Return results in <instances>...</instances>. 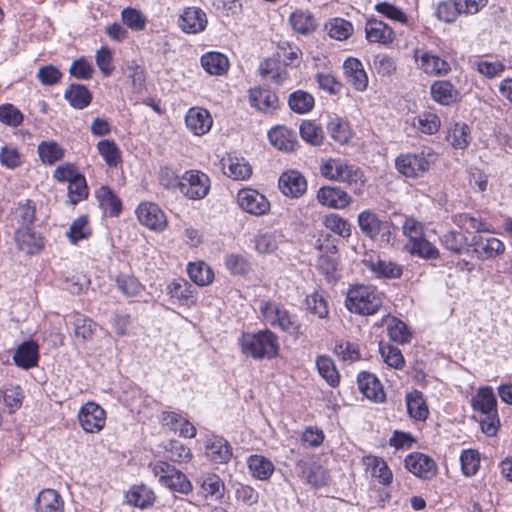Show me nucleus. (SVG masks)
I'll return each mask as SVG.
<instances>
[{
    "label": "nucleus",
    "instance_id": "1",
    "mask_svg": "<svg viewBox=\"0 0 512 512\" xmlns=\"http://www.w3.org/2000/svg\"><path fill=\"white\" fill-rule=\"evenodd\" d=\"M384 294L371 284L351 285L347 291L345 306L355 314H376L383 305Z\"/></svg>",
    "mask_w": 512,
    "mask_h": 512
},
{
    "label": "nucleus",
    "instance_id": "2",
    "mask_svg": "<svg viewBox=\"0 0 512 512\" xmlns=\"http://www.w3.org/2000/svg\"><path fill=\"white\" fill-rule=\"evenodd\" d=\"M319 171L328 180L347 184L355 193H361L365 184L362 170L343 158H329L323 161Z\"/></svg>",
    "mask_w": 512,
    "mask_h": 512
},
{
    "label": "nucleus",
    "instance_id": "3",
    "mask_svg": "<svg viewBox=\"0 0 512 512\" xmlns=\"http://www.w3.org/2000/svg\"><path fill=\"white\" fill-rule=\"evenodd\" d=\"M239 345L244 355L255 360L272 359L279 351L278 337L270 330L243 333Z\"/></svg>",
    "mask_w": 512,
    "mask_h": 512
},
{
    "label": "nucleus",
    "instance_id": "4",
    "mask_svg": "<svg viewBox=\"0 0 512 512\" xmlns=\"http://www.w3.org/2000/svg\"><path fill=\"white\" fill-rule=\"evenodd\" d=\"M473 409L482 414L480 425L487 436L496 435L500 420L497 411V400L491 387H482L472 398Z\"/></svg>",
    "mask_w": 512,
    "mask_h": 512
},
{
    "label": "nucleus",
    "instance_id": "5",
    "mask_svg": "<svg viewBox=\"0 0 512 512\" xmlns=\"http://www.w3.org/2000/svg\"><path fill=\"white\" fill-rule=\"evenodd\" d=\"M259 311L262 320L272 327H277L282 331L298 338L302 335L301 324L295 315L274 301H261Z\"/></svg>",
    "mask_w": 512,
    "mask_h": 512
},
{
    "label": "nucleus",
    "instance_id": "6",
    "mask_svg": "<svg viewBox=\"0 0 512 512\" xmlns=\"http://www.w3.org/2000/svg\"><path fill=\"white\" fill-rule=\"evenodd\" d=\"M162 184L169 189H178L181 194L191 200L203 199L210 190L209 177L200 171H186L181 177H176L170 182Z\"/></svg>",
    "mask_w": 512,
    "mask_h": 512
},
{
    "label": "nucleus",
    "instance_id": "7",
    "mask_svg": "<svg viewBox=\"0 0 512 512\" xmlns=\"http://www.w3.org/2000/svg\"><path fill=\"white\" fill-rule=\"evenodd\" d=\"M437 156L431 150L419 153H402L395 160L397 171L408 178L422 177L429 171Z\"/></svg>",
    "mask_w": 512,
    "mask_h": 512
},
{
    "label": "nucleus",
    "instance_id": "8",
    "mask_svg": "<svg viewBox=\"0 0 512 512\" xmlns=\"http://www.w3.org/2000/svg\"><path fill=\"white\" fill-rule=\"evenodd\" d=\"M363 265L379 280L399 279L403 274V267L391 260L383 259L378 255H367L362 260Z\"/></svg>",
    "mask_w": 512,
    "mask_h": 512
},
{
    "label": "nucleus",
    "instance_id": "9",
    "mask_svg": "<svg viewBox=\"0 0 512 512\" xmlns=\"http://www.w3.org/2000/svg\"><path fill=\"white\" fill-rule=\"evenodd\" d=\"M237 203L243 211L255 216H262L270 211V202L265 195L252 188L240 189Z\"/></svg>",
    "mask_w": 512,
    "mask_h": 512
},
{
    "label": "nucleus",
    "instance_id": "10",
    "mask_svg": "<svg viewBox=\"0 0 512 512\" xmlns=\"http://www.w3.org/2000/svg\"><path fill=\"white\" fill-rule=\"evenodd\" d=\"M136 215L143 226L155 232H163L168 225L164 211L152 202H142L136 209Z\"/></svg>",
    "mask_w": 512,
    "mask_h": 512
},
{
    "label": "nucleus",
    "instance_id": "11",
    "mask_svg": "<svg viewBox=\"0 0 512 512\" xmlns=\"http://www.w3.org/2000/svg\"><path fill=\"white\" fill-rule=\"evenodd\" d=\"M80 426L87 433H98L106 423L105 410L95 402H87L78 413Z\"/></svg>",
    "mask_w": 512,
    "mask_h": 512
},
{
    "label": "nucleus",
    "instance_id": "12",
    "mask_svg": "<svg viewBox=\"0 0 512 512\" xmlns=\"http://www.w3.org/2000/svg\"><path fill=\"white\" fill-rule=\"evenodd\" d=\"M414 59L417 67L427 75L442 76L450 71L449 63L440 56L423 49L414 51Z\"/></svg>",
    "mask_w": 512,
    "mask_h": 512
},
{
    "label": "nucleus",
    "instance_id": "13",
    "mask_svg": "<svg viewBox=\"0 0 512 512\" xmlns=\"http://www.w3.org/2000/svg\"><path fill=\"white\" fill-rule=\"evenodd\" d=\"M167 295L175 304L193 307L197 303V293L193 286L184 279H175L166 287Z\"/></svg>",
    "mask_w": 512,
    "mask_h": 512
},
{
    "label": "nucleus",
    "instance_id": "14",
    "mask_svg": "<svg viewBox=\"0 0 512 512\" xmlns=\"http://www.w3.org/2000/svg\"><path fill=\"white\" fill-rule=\"evenodd\" d=\"M471 246L477 257L482 260L495 258L505 251V244L495 237L476 235L471 240Z\"/></svg>",
    "mask_w": 512,
    "mask_h": 512
},
{
    "label": "nucleus",
    "instance_id": "15",
    "mask_svg": "<svg viewBox=\"0 0 512 512\" xmlns=\"http://www.w3.org/2000/svg\"><path fill=\"white\" fill-rule=\"evenodd\" d=\"M185 123L194 135L202 136L210 131L213 119L208 110L192 107L186 114Z\"/></svg>",
    "mask_w": 512,
    "mask_h": 512
},
{
    "label": "nucleus",
    "instance_id": "16",
    "mask_svg": "<svg viewBox=\"0 0 512 512\" xmlns=\"http://www.w3.org/2000/svg\"><path fill=\"white\" fill-rule=\"evenodd\" d=\"M279 189L286 196L298 198L306 192L307 182L301 173L290 170L280 176Z\"/></svg>",
    "mask_w": 512,
    "mask_h": 512
},
{
    "label": "nucleus",
    "instance_id": "17",
    "mask_svg": "<svg viewBox=\"0 0 512 512\" xmlns=\"http://www.w3.org/2000/svg\"><path fill=\"white\" fill-rule=\"evenodd\" d=\"M296 472L301 479L312 486L321 487L328 483L327 471L316 463L310 464L305 460H299L296 463Z\"/></svg>",
    "mask_w": 512,
    "mask_h": 512
},
{
    "label": "nucleus",
    "instance_id": "18",
    "mask_svg": "<svg viewBox=\"0 0 512 512\" xmlns=\"http://www.w3.org/2000/svg\"><path fill=\"white\" fill-rule=\"evenodd\" d=\"M405 467L414 475L429 479L436 473V464L434 460L422 453H413L406 457Z\"/></svg>",
    "mask_w": 512,
    "mask_h": 512
},
{
    "label": "nucleus",
    "instance_id": "19",
    "mask_svg": "<svg viewBox=\"0 0 512 512\" xmlns=\"http://www.w3.org/2000/svg\"><path fill=\"white\" fill-rule=\"evenodd\" d=\"M208 20L206 13L197 7L186 8L179 19V26L185 33L196 34L205 29Z\"/></svg>",
    "mask_w": 512,
    "mask_h": 512
},
{
    "label": "nucleus",
    "instance_id": "20",
    "mask_svg": "<svg viewBox=\"0 0 512 512\" xmlns=\"http://www.w3.org/2000/svg\"><path fill=\"white\" fill-rule=\"evenodd\" d=\"M366 39L370 43L389 45L395 39V33L386 23L377 19H369L365 24Z\"/></svg>",
    "mask_w": 512,
    "mask_h": 512
},
{
    "label": "nucleus",
    "instance_id": "21",
    "mask_svg": "<svg viewBox=\"0 0 512 512\" xmlns=\"http://www.w3.org/2000/svg\"><path fill=\"white\" fill-rule=\"evenodd\" d=\"M14 239L18 249L30 255L37 254L44 248L42 237L37 235L31 227L18 228Z\"/></svg>",
    "mask_w": 512,
    "mask_h": 512
},
{
    "label": "nucleus",
    "instance_id": "22",
    "mask_svg": "<svg viewBox=\"0 0 512 512\" xmlns=\"http://www.w3.org/2000/svg\"><path fill=\"white\" fill-rule=\"evenodd\" d=\"M347 82L358 91H364L368 85V76L363 64L356 58H348L343 64Z\"/></svg>",
    "mask_w": 512,
    "mask_h": 512
},
{
    "label": "nucleus",
    "instance_id": "23",
    "mask_svg": "<svg viewBox=\"0 0 512 512\" xmlns=\"http://www.w3.org/2000/svg\"><path fill=\"white\" fill-rule=\"evenodd\" d=\"M200 486V493L205 498H211L216 501L221 500L225 494V485L222 479L213 473H205L196 479Z\"/></svg>",
    "mask_w": 512,
    "mask_h": 512
},
{
    "label": "nucleus",
    "instance_id": "24",
    "mask_svg": "<svg viewBox=\"0 0 512 512\" xmlns=\"http://www.w3.org/2000/svg\"><path fill=\"white\" fill-rule=\"evenodd\" d=\"M317 200L324 206L343 209L350 204L349 195L338 187L325 186L318 190Z\"/></svg>",
    "mask_w": 512,
    "mask_h": 512
},
{
    "label": "nucleus",
    "instance_id": "25",
    "mask_svg": "<svg viewBox=\"0 0 512 512\" xmlns=\"http://www.w3.org/2000/svg\"><path fill=\"white\" fill-rule=\"evenodd\" d=\"M205 453L212 462L218 464L227 463L232 457L229 443L219 436H213L207 439Z\"/></svg>",
    "mask_w": 512,
    "mask_h": 512
},
{
    "label": "nucleus",
    "instance_id": "26",
    "mask_svg": "<svg viewBox=\"0 0 512 512\" xmlns=\"http://www.w3.org/2000/svg\"><path fill=\"white\" fill-rule=\"evenodd\" d=\"M359 390L365 397L375 402H382L385 393L379 379L369 372H361L357 378Z\"/></svg>",
    "mask_w": 512,
    "mask_h": 512
},
{
    "label": "nucleus",
    "instance_id": "27",
    "mask_svg": "<svg viewBox=\"0 0 512 512\" xmlns=\"http://www.w3.org/2000/svg\"><path fill=\"white\" fill-rule=\"evenodd\" d=\"M222 169L225 175L234 180H246L252 174L250 164L242 157L228 155L222 159Z\"/></svg>",
    "mask_w": 512,
    "mask_h": 512
},
{
    "label": "nucleus",
    "instance_id": "28",
    "mask_svg": "<svg viewBox=\"0 0 512 512\" xmlns=\"http://www.w3.org/2000/svg\"><path fill=\"white\" fill-rule=\"evenodd\" d=\"M249 101L259 111L268 112L278 107V98L275 93L265 88H252L249 91Z\"/></svg>",
    "mask_w": 512,
    "mask_h": 512
},
{
    "label": "nucleus",
    "instance_id": "29",
    "mask_svg": "<svg viewBox=\"0 0 512 512\" xmlns=\"http://www.w3.org/2000/svg\"><path fill=\"white\" fill-rule=\"evenodd\" d=\"M13 360L18 367L30 369L38 363V345L34 341L22 343L15 351Z\"/></svg>",
    "mask_w": 512,
    "mask_h": 512
},
{
    "label": "nucleus",
    "instance_id": "30",
    "mask_svg": "<svg viewBox=\"0 0 512 512\" xmlns=\"http://www.w3.org/2000/svg\"><path fill=\"white\" fill-rule=\"evenodd\" d=\"M285 67L278 60L266 59L260 63L259 72L265 79L271 80L274 84L281 85L289 78Z\"/></svg>",
    "mask_w": 512,
    "mask_h": 512
},
{
    "label": "nucleus",
    "instance_id": "31",
    "mask_svg": "<svg viewBox=\"0 0 512 512\" xmlns=\"http://www.w3.org/2000/svg\"><path fill=\"white\" fill-rule=\"evenodd\" d=\"M36 512H64L61 496L53 489L41 491L35 501Z\"/></svg>",
    "mask_w": 512,
    "mask_h": 512
},
{
    "label": "nucleus",
    "instance_id": "32",
    "mask_svg": "<svg viewBox=\"0 0 512 512\" xmlns=\"http://www.w3.org/2000/svg\"><path fill=\"white\" fill-rule=\"evenodd\" d=\"M251 475L258 480H268L272 476L275 466L273 462L262 455H251L247 460Z\"/></svg>",
    "mask_w": 512,
    "mask_h": 512
},
{
    "label": "nucleus",
    "instance_id": "33",
    "mask_svg": "<svg viewBox=\"0 0 512 512\" xmlns=\"http://www.w3.org/2000/svg\"><path fill=\"white\" fill-rule=\"evenodd\" d=\"M430 91L432 98L442 105L456 102L459 96L457 89L447 80L435 81L431 85Z\"/></svg>",
    "mask_w": 512,
    "mask_h": 512
},
{
    "label": "nucleus",
    "instance_id": "34",
    "mask_svg": "<svg viewBox=\"0 0 512 512\" xmlns=\"http://www.w3.org/2000/svg\"><path fill=\"white\" fill-rule=\"evenodd\" d=\"M268 138L274 147L286 152L294 151L297 145L294 133L285 127L272 128Z\"/></svg>",
    "mask_w": 512,
    "mask_h": 512
},
{
    "label": "nucleus",
    "instance_id": "35",
    "mask_svg": "<svg viewBox=\"0 0 512 512\" xmlns=\"http://www.w3.org/2000/svg\"><path fill=\"white\" fill-rule=\"evenodd\" d=\"M366 468L374 478L383 485H389L393 480V474L387 463L380 457L366 456L363 460Z\"/></svg>",
    "mask_w": 512,
    "mask_h": 512
},
{
    "label": "nucleus",
    "instance_id": "36",
    "mask_svg": "<svg viewBox=\"0 0 512 512\" xmlns=\"http://www.w3.org/2000/svg\"><path fill=\"white\" fill-rule=\"evenodd\" d=\"M407 251L412 256H417L425 260H436L440 257L439 249L427 240L425 235L410 242L407 245Z\"/></svg>",
    "mask_w": 512,
    "mask_h": 512
},
{
    "label": "nucleus",
    "instance_id": "37",
    "mask_svg": "<svg viewBox=\"0 0 512 512\" xmlns=\"http://www.w3.org/2000/svg\"><path fill=\"white\" fill-rule=\"evenodd\" d=\"M406 406L411 418L424 421L428 417L429 410L420 391L414 390L406 395Z\"/></svg>",
    "mask_w": 512,
    "mask_h": 512
},
{
    "label": "nucleus",
    "instance_id": "38",
    "mask_svg": "<svg viewBox=\"0 0 512 512\" xmlns=\"http://www.w3.org/2000/svg\"><path fill=\"white\" fill-rule=\"evenodd\" d=\"M100 206L110 216H118L122 209L120 198L108 187L102 186L96 191Z\"/></svg>",
    "mask_w": 512,
    "mask_h": 512
},
{
    "label": "nucleus",
    "instance_id": "39",
    "mask_svg": "<svg viewBox=\"0 0 512 512\" xmlns=\"http://www.w3.org/2000/svg\"><path fill=\"white\" fill-rule=\"evenodd\" d=\"M64 97L76 109H84L92 100L90 91L81 84H71L66 89Z\"/></svg>",
    "mask_w": 512,
    "mask_h": 512
},
{
    "label": "nucleus",
    "instance_id": "40",
    "mask_svg": "<svg viewBox=\"0 0 512 512\" xmlns=\"http://www.w3.org/2000/svg\"><path fill=\"white\" fill-rule=\"evenodd\" d=\"M127 502L141 509L148 508L155 501L154 492L145 485L133 486L126 494Z\"/></svg>",
    "mask_w": 512,
    "mask_h": 512
},
{
    "label": "nucleus",
    "instance_id": "41",
    "mask_svg": "<svg viewBox=\"0 0 512 512\" xmlns=\"http://www.w3.org/2000/svg\"><path fill=\"white\" fill-rule=\"evenodd\" d=\"M201 65L211 75H222L228 70L229 61L219 52H209L201 57Z\"/></svg>",
    "mask_w": 512,
    "mask_h": 512
},
{
    "label": "nucleus",
    "instance_id": "42",
    "mask_svg": "<svg viewBox=\"0 0 512 512\" xmlns=\"http://www.w3.org/2000/svg\"><path fill=\"white\" fill-rule=\"evenodd\" d=\"M358 224L361 231L372 239L376 238L385 226V223L369 210L363 211L358 215Z\"/></svg>",
    "mask_w": 512,
    "mask_h": 512
},
{
    "label": "nucleus",
    "instance_id": "43",
    "mask_svg": "<svg viewBox=\"0 0 512 512\" xmlns=\"http://www.w3.org/2000/svg\"><path fill=\"white\" fill-rule=\"evenodd\" d=\"M187 273L190 279L198 286H207L214 280V273L212 269L202 261L189 263L187 266Z\"/></svg>",
    "mask_w": 512,
    "mask_h": 512
},
{
    "label": "nucleus",
    "instance_id": "44",
    "mask_svg": "<svg viewBox=\"0 0 512 512\" xmlns=\"http://www.w3.org/2000/svg\"><path fill=\"white\" fill-rule=\"evenodd\" d=\"M290 24L296 32L303 35L311 33L317 26L312 13L303 10H297L291 14Z\"/></svg>",
    "mask_w": 512,
    "mask_h": 512
},
{
    "label": "nucleus",
    "instance_id": "45",
    "mask_svg": "<svg viewBox=\"0 0 512 512\" xmlns=\"http://www.w3.org/2000/svg\"><path fill=\"white\" fill-rule=\"evenodd\" d=\"M452 221L455 225L461 229H464L466 232H492L490 226L487 223L468 213L455 214L452 217Z\"/></svg>",
    "mask_w": 512,
    "mask_h": 512
},
{
    "label": "nucleus",
    "instance_id": "46",
    "mask_svg": "<svg viewBox=\"0 0 512 512\" xmlns=\"http://www.w3.org/2000/svg\"><path fill=\"white\" fill-rule=\"evenodd\" d=\"M314 97L303 90H297L290 94L288 104L290 109L298 114H306L314 107Z\"/></svg>",
    "mask_w": 512,
    "mask_h": 512
},
{
    "label": "nucleus",
    "instance_id": "47",
    "mask_svg": "<svg viewBox=\"0 0 512 512\" xmlns=\"http://www.w3.org/2000/svg\"><path fill=\"white\" fill-rule=\"evenodd\" d=\"M412 125L418 131L432 135L438 132L441 126V121L438 115L432 112H423L412 120Z\"/></svg>",
    "mask_w": 512,
    "mask_h": 512
},
{
    "label": "nucleus",
    "instance_id": "48",
    "mask_svg": "<svg viewBox=\"0 0 512 512\" xmlns=\"http://www.w3.org/2000/svg\"><path fill=\"white\" fill-rule=\"evenodd\" d=\"M97 150L109 167H116L121 163V151L113 140H101L97 143Z\"/></svg>",
    "mask_w": 512,
    "mask_h": 512
},
{
    "label": "nucleus",
    "instance_id": "49",
    "mask_svg": "<svg viewBox=\"0 0 512 512\" xmlns=\"http://www.w3.org/2000/svg\"><path fill=\"white\" fill-rule=\"evenodd\" d=\"M38 154L43 163L52 165L64 157V149L55 141H42Z\"/></svg>",
    "mask_w": 512,
    "mask_h": 512
},
{
    "label": "nucleus",
    "instance_id": "50",
    "mask_svg": "<svg viewBox=\"0 0 512 512\" xmlns=\"http://www.w3.org/2000/svg\"><path fill=\"white\" fill-rule=\"evenodd\" d=\"M316 366L321 377L324 378L330 386L335 387L339 384L340 375L330 357L319 356L316 360Z\"/></svg>",
    "mask_w": 512,
    "mask_h": 512
},
{
    "label": "nucleus",
    "instance_id": "51",
    "mask_svg": "<svg viewBox=\"0 0 512 512\" xmlns=\"http://www.w3.org/2000/svg\"><path fill=\"white\" fill-rule=\"evenodd\" d=\"M277 55L283 60L284 66H295L297 67L302 60L301 49L287 41H282L278 44Z\"/></svg>",
    "mask_w": 512,
    "mask_h": 512
},
{
    "label": "nucleus",
    "instance_id": "52",
    "mask_svg": "<svg viewBox=\"0 0 512 512\" xmlns=\"http://www.w3.org/2000/svg\"><path fill=\"white\" fill-rule=\"evenodd\" d=\"M328 35L336 40L348 39L353 33V25L342 18H334L326 24Z\"/></svg>",
    "mask_w": 512,
    "mask_h": 512
},
{
    "label": "nucleus",
    "instance_id": "53",
    "mask_svg": "<svg viewBox=\"0 0 512 512\" xmlns=\"http://www.w3.org/2000/svg\"><path fill=\"white\" fill-rule=\"evenodd\" d=\"M162 486L171 491L186 495L193 490L190 480L178 469H175V471L169 475L168 479L164 480Z\"/></svg>",
    "mask_w": 512,
    "mask_h": 512
},
{
    "label": "nucleus",
    "instance_id": "54",
    "mask_svg": "<svg viewBox=\"0 0 512 512\" xmlns=\"http://www.w3.org/2000/svg\"><path fill=\"white\" fill-rule=\"evenodd\" d=\"M442 245L455 254H462L467 250V238L462 233L452 230L441 238Z\"/></svg>",
    "mask_w": 512,
    "mask_h": 512
},
{
    "label": "nucleus",
    "instance_id": "55",
    "mask_svg": "<svg viewBox=\"0 0 512 512\" xmlns=\"http://www.w3.org/2000/svg\"><path fill=\"white\" fill-rule=\"evenodd\" d=\"M90 234L91 230L88 225V218L86 216H80L75 219L66 233L72 244H76L80 240L87 239Z\"/></svg>",
    "mask_w": 512,
    "mask_h": 512
},
{
    "label": "nucleus",
    "instance_id": "56",
    "mask_svg": "<svg viewBox=\"0 0 512 512\" xmlns=\"http://www.w3.org/2000/svg\"><path fill=\"white\" fill-rule=\"evenodd\" d=\"M402 234L408 238L409 243L424 236L425 226L414 216L404 215L401 224Z\"/></svg>",
    "mask_w": 512,
    "mask_h": 512
},
{
    "label": "nucleus",
    "instance_id": "57",
    "mask_svg": "<svg viewBox=\"0 0 512 512\" xmlns=\"http://www.w3.org/2000/svg\"><path fill=\"white\" fill-rule=\"evenodd\" d=\"M123 23L134 31H142L147 24L146 16L135 8H125L121 13Z\"/></svg>",
    "mask_w": 512,
    "mask_h": 512
},
{
    "label": "nucleus",
    "instance_id": "58",
    "mask_svg": "<svg viewBox=\"0 0 512 512\" xmlns=\"http://www.w3.org/2000/svg\"><path fill=\"white\" fill-rule=\"evenodd\" d=\"M306 309L316 315L318 318L323 319L328 315L327 301L322 294L314 292L308 295L305 299Z\"/></svg>",
    "mask_w": 512,
    "mask_h": 512
},
{
    "label": "nucleus",
    "instance_id": "59",
    "mask_svg": "<svg viewBox=\"0 0 512 512\" xmlns=\"http://www.w3.org/2000/svg\"><path fill=\"white\" fill-rule=\"evenodd\" d=\"M380 353L384 362L391 368L401 370L405 365V360L401 350L391 345H380Z\"/></svg>",
    "mask_w": 512,
    "mask_h": 512
},
{
    "label": "nucleus",
    "instance_id": "60",
    "mask_svg": "<svg viewBox=\"0 0 512 512\" xmlns=\"http://www.w3.org/2000/svg\"><path fill=\"white\" fill-rule=\"evenodd\" d=\"M449 140L455 149H465L471 140L469 127L456 123L449 134Z\"/></svg>",
    "mask_w": 512,
    "mask_h": 512
},
{
    "label": "nucleus",
    "instance_id": "61",
    "mask_svg": "<svg viewBox=\"0 0 512 512\" xmlns=\"http://www.w3.org/2000/svg\"><path fill=\"white\" fill-rule=\"evenodd\" d=\"M88 193V186L84 175H81L68 184V198L69 202L73 205L86 199Z\"/></svg>",
    "mask_w": 512,
    "mask_h": 512
},
{
    "label": "nucleus",
    "instance_id": "62",
    "mask_svg": "<svg viewBox=\"0 0 512 512\" xmlns=\"http://www.w3.org/2000/svg\"><path fill=\"white\" fill-rule=\"evenodd\" d=\"M460 14H462V11L458 6L457 0H448L440 3L436 11L438 19L446 23H453Z\"/></svg>",
    "mask_w": 512,
    "mask_h": 512
},
{
    "label": "nucleus",
    "instance_id": "63",
    "mask_svg": "<svg viewBox=\"0 0 512 512\" xmlns=\"http://www.w3.org/2000/svg\"><path fill=\"white\" fill-rule=\"evenodd\" d=\"M74 334L83 340H90L93 337L96 324L89 318L76 314L73 321Z\"/></svg>",
    "mask_w": 512,
    "mask_h": 512
},
{
    "label": "nucleus",
    "instance_id": "64",
    "mask_svg": "<svg viewBox=\"0 0 512 512\" xmlns=\"http://www.w3.org/2000/svg\"><path fill=\"white\" fill-rule=\"evenodd\" d=\"M323 223L327 229L341 237H349L351 234L350 224L337 214L327 215Z\"/></svg>",
    "mask_w": 512,
    "mask_h": 512
}]
</instances>
